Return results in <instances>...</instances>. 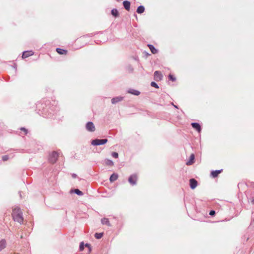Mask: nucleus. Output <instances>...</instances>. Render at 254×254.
<instances>
[{
  "label": "nucleus",
  "mask_w": 254,
  "mask_h": 254,
  "mask_svg": "<svg viewBox=\"0 0 254 254\" xmlns=\"http://www.w3.org/2000/svg\"><path fill=\"white\" fill-rule=\"evenodd\" d=\"M59 154L56 151H53L49 155V160L51 163H55L56 162Z\"/></svg>",
  "instance_id": "2"
},
{
  "label": "nucleus",
  "mask_w": 254,
  "mask_h": 254,
  "mask_svg": "<svg viewBox=\"0 0 254 254\" xmlns=\"http://www.w3.org/2000/svg\"><path fill=\"white\" fill-rule=\"evenodd\" d=\"M136 11L138 13H142L144 11V7L143 6H139L138 7Z\"/></svg>",
  "instance_id": "21"
},
{
  "label": "nucleus",
  "mask_w": 254,
  "mask_h": 254,
  "mask_svg": "<svg viewBox=\"0 0 254 254\" xmlns=\"http://www.w3.org/2000/svg\"><path fill=\"white\" fill-rule=\"evenodd\" d=\"M215 214V211L214 210H211L209 212V215H210L211 216L214 215Z\"/></svg>",
  "instance_id": "30"
},
{
  "label": "nucleus",
  "mask_w": 254,
  "mask_h": 254,
  "mask_svg": "<svg viewBox=\"0 0 254 254\" xmlns=\"http://www.w3.org/2000/svg\"><path fill=\"white\" fill-rule=\"evenodd\" d=\"M123 99L122 97H117L115 98H113L111 101L112 104H116L120 101H121Z\"/></svg>",
  "instance_id": "13"
},
{
  "label": "nucleus",
  "mask_w": 254,
  "mask_h": 254,
  "mask_svg": "<svg viewBox=\"0 0 254 254\" xmlns=\"http://www.w3.org/2000/svg\"><path fill=\"white\" fill-rule=\"evenodd\" d=\"M105 164L106 165L111 166H112L114 165L113 162L112 160H109V159H106L105 160Z\"/></svg>",
  "instance_id": "22"
},
{
  "label": "nucleus",
  "mask_w": 254,
  "mask_h": 254,
  "mask_svg": "<svg viewBox=\"0 0 254 254\" xmlns=\"http://www.w3.org/2000/svg\"><path fill=\"white\" fill-rule=\"evenodd\" d=\"M151 86L156 88H159L158 85L155 82L153 81L151 83Z\"/></svg>",
  "instance_id": "26"
},
{
  "label": "nucleus",
  "mask_w": 254,
  "mask_h": 254,
  "mask_svg": "<svg viewBox=\"0 0 254 254\" xmlns=\"http://www.w3.org/2000/svg\"><path fill=\"white\" fill-rule=\"evenodd\" d=\"M128 92L137 96L140 94V92L139 91L134 89H130L129 90H128Z\"/></svg>",
  "instance_id": "19"
},
{
  "label": "nucleus",
  "mask_w": 254,
  "mask_h": 254,
  "mask_svg": "<svg viewBox=\"0 0 254 254\" xmlns=\"http://www.w3.org/2000/svg\"><path fill=\"white\" fill-rule=\"evenodd\" d=\"M8 159V156L7 155H4L2 157V160L3 161H6Z\"/></svg>",
  "instance_id": "29"
},
{
  "label": "nucleus",
  "mask_w": 254,
  "mask_h": 254,
  "mask_svg": "<svg viewBox=\"0 0 254 254\" xmlns=\"http://www.w3.org/2000/svg\"><path fill=\"white\" fill-rule=\"evenodd\" d=\"M118 178V175L116 174H113L110 178V181L111 182H113L117 180Z\"/></svg>",
  "instance_id": "17"
},
{
  "label": "nucleus",
  "mask_w": 254,
  "mask_h": 254,
  "mask_svg": "<svg viewBox=\"0 0 254 254\" xmlns=\"http://www.w3.org/2000/svg\"><path fill=\"white\" fill-rule=\"evenodd\" d=\"M163 77V75L161 72L159 71H155L154 73V79L155 80L157 81H159L162 80Z\"/></svg>",
  "instance_id": "5"
},
{
  "label": "nucleus",
  "mask_w": 254,
  "mask_h": 254,
  "mask_svg": "<svg viewBox=\"0 0 254 254\" xmlns=\"http://www.w3.org/2000/svg\"><path fill=\"white\" fill-rule=\"evenodd\" d=\"M21 130H23V131H24L25 134H27V129L26 128H25L24 127H22V128H21Z\"/></svg>",
  "instance_id": "31"
},
{
  "label": "nucleus",
  "mask_w": 254,
  "mask_h": 254,
  "mask_svg": "<svg viewBox=\"0 0 254 254\" xmlns=\"http://www.w3.org/2000/svg\"><path fill=\"white\" fill-rule=\"evenodd\" d=\"M123 5L125 9L127 10H129L130 9V3L129 1L125 0L123 2Z\"/></svg>",
  "instance_id": "15"
},
{
  "label": "nucleus",
  "mask_w": 254,
  "mask_h": 254,
  "mask_svg": "<svg viewBox=\"0 0 254 254\" xmlns=\"http://www.w3.org/2000/svg\"><path fill=\"white\" fill-rule=\"evenodd\" d=\"M101 222L103 224L107 225V226H110V223L108 218H104L101 219Z\"/></svg>",
  "instance_id": "18"
},
{
  "label": "nucleus",
  "mask_w": 254,
  "mask_h": 254,
  "mask_svg": "<svg viewBox=\"0 0 254 254\" xmlns=\"http://www.w3.org/2000/svg\"><path fill=\"white\" fill-rule=\"evenodd\" d=\"M169 79L172 80V81H174L176 80V78L173 76L172 74H169L168 76Z\"/></svg>",
  "instance_id": "25"
},
{
  "label": "nucleus",
  "mask_w": 254,
  "mask_h": 254,
  "mask_svg": "<svg viewBox=\"0 0 254 254\" xmlns=\"http://www.w3.org/2000/svg\"><path fill=\"white\" fill-rule=\"evenodd\" d=\"M253 203H254V200L253 201Z\"/></svg>",
  "instance_id": "35"
},
{
  "label": "nucleus",
  "mask_w": 254,
  "mask_h": 254,
  "mask_svg": "<svg viewBox=\"0 0 254 254\" xmlns=\"http://www.w3.org/2000/svg\"><path fill=\"white\" fill-rule=\"evenodd\" d=\"M6 245V241L4 239L1 240L0 241V251H2L4 249Z\"/></svg>",
  "instance_id": "12"
},
{
  "label": "nucleus",
  "mask_w": 254,
  "mask_h": 254,
  "mask_svg": "<svg viewBox=\"0 0 254 254\" xmlns=\"http://www.w3.org/2000/svg\"><path fill=\"white\" fill-rule=\"evenodd\" d=\"M112 156L115 158H117L118 157V153L117 152H114L112 153Z\"/></svg>",
  "instance_id": "28"
},
{
  "label": "nucleus",
  "mask_w": 254,
  "mask_h": 254,
  "mask_svg": "<svg viewBox=\"0 0 254 254\" xmlns=\"http://www.w3.org/2000/svg\"><path fill=\"white\" fill-rule=\"evenodd\" d=\"M12 216L14 221L20 224L23 222L22 212L19 208L15 207L13 209Z\"/></svg>",
  "instance_id": "1"
},
{
  "label": "nucleus",
  "mask_w": 254,
  "mask_h": 254,
  "mask_svg": "<svg viewBox=\"0 0 254 254\" xmlns=\"http://www.w3.org/2000/svg\"><path fill=\"white\" fill-rule=\"evenodd\" d=\"M86 128L87 130L89 131H94L95 130V127L94 125V124L92 122H88L86 125Z\"/></svg>",
  "instance_id": "6"
},
{
  "label": "nucleus",
  "mask_w": 254,
  "mask_h": 254,
  "mask_svg": "<svg viewBox=\"0 0 254 254\" xmlns=\"http://www.w3.org/2000/svg\"><path fill=\"white\" fill-rule=\"evenodd\" d=\"M222 171V170H215L211 172V176L213 178H216L217 177L219 174H220Z\"/></svg>",
  "instance_id": "11"
},
{
  "label": "nucleus",
  "mask_w": 254,
  "mask_h": 254,
  "mask_svg": "<svg viewBox=\"0 0 254 254\" xmlns=\"http://www.w3.org/2000/svg\"><path fill=\"white\" fill-rule=\"evenodd\" d=\"M72 177H73V178H75V177H76V175L75 174H73V175H72Z\"/></svg>",
  "instance_id": "33"
},
{
  "label": "nucleus",
  "mask_w": 254,
  "mask_h": 254,
  "mask_svg": "<svg viewBox=\"0 0 254 254\" xmlns=\"http://www.w3.org/2000/svg\"><path fill=\"white\" fill-rule=\"evenodd\" d=\"M103 235V233H96L95 234V237L96 239H99L100 238H101L102 237Z\"/></svg>",
  "instance_id": "23"
},
{
  "label": "nucleus",
  "mask_w": 254,
  "mask_h": 254,
  "mask_svg": "<svg viewBox=\"0 0 254 254\" xmlns=\"http://www.w3.org/2000/svg\"><path fill=\"white\" fill-rule=\"evenodd\" d=\"M84 243L81 242L80 244V247H79L80 251H82L84 250Z\"/></svg>",
  "instance_id": "27"
},
{
  "label": "nucleus",
  "mask_w": 254,
  "mask_h": 254,
  "mask_svg": "<svg viewBox=\"0 0 254 254\" xmlns=\"http://www.w3.org/2000/svg\"><path fill=\"white\" fill-rule=\"evenodd\" d=\"M147 46L148 47L152 54H155L157 53V50H156L153 45L151 44H148Z\"/></svg>",
  "instance_id": "16"
},
{
  "label": "nucleus",
  "mask_w": 254,
  "mask_h": 254,
  "mask_svg": "<svg viewBox=\"0 0 254 254\" xmlns=\"http://www.w3.org/2000/svg\"><path fill=\"white\" fill-rule=\"evenodd\" d=\"M193 128L195 129L198 132H200L201 131V127L200 125L196 123H193L191 124Z\"/></svg>",
  "instance_id": "10"
},
{
  "label": "nucleus",
  "mask_w": 254,
  "mask_h": 254,
  "mask_svg": "<svg viewBox=\"0 0 254 254\" xmlns=\"http://www.w3.org/2000/svg\"><path fill=\"white\" fill-rule=\"evenodd\" d=\"M56 51L60 55H65L67 53V51L61 49V48H57Z\"/></svg>",
  "instance_id": "14"
},
{
  "label": "nucleus",
  "mask_w": 254,
  "mask_h": 254,
  "mask_svg": "<svg viewBox=\"0 0 254 254\" xmlns=\"http://www.w3.org/2000/svg\"><path fill=\"white\" fill-rule=\"evenodd\" d=\"M111 13L115 17H118L119 15V12L117 9H112Z\"/></svg>",
  "instance_id": "20"
},
{
  "label": "nucleus",
  "mask_w": 254,
  "mask_h": 254,
  "mask_svg": "<svg viewBox=\"0 0 254 254\" xmlns=\"http://www.w3.org/2000/svg\"><path fill=\"white\" fill-rule=\"evenodd\" d=\"M138 179V176L136 174H132L128 178V182L131 185H135L136 184V182Z\"/></svg>",
  "instance_id": "4"
},
{
  "label": "nucleus",
  "mask_w": 254,
  "mask_h": 254,
  "mask_svg": "<svg viewBox=\"0 0 254 254\" xmlns=\"http://www.w3.org/2000/svg\"><path fill=\"white\" fill-rule=\"evenodd\" d=\"M173 106H174V107H175L176 108H178V107L174 104H173Z\"/></svg>",
  "instance_id": "34"
},
{
  "label": "nucleus",
  "mask_w": 254,
  "mask_h": 254,
  "mask_svg": "<svg viewBox=\"0 0 254 254\" xmlns=\"http://www.w3.org/2000/svg\"><path fill=\"white\" fill-rule=\"evenodd\" d=\"M85 246V247H88V248H90V245L89 244H86Z\"/></svg>",
  "instance_id": "32"
},
{
  "label": "nucleus",
  "mask_w": 254,
  "mask_h": 254,
  "mask_svg": "<svg viewBox=\"0 0 254 254\" xmlns=\"http://www.w3.org/2000/svg\"><path fill=\"white\" fill-rule=\"evenodd\" d=\"M34 52L32 51H25L23 53L22 57L23 59H25L31 56H32Z\"/></svg>",
  "instance_id": "8"
},
{
  "label": "nucleus",
  "mask_w": 254,
  "mask_h": 254,
  "mask_svg": "<svg viewBox=\"0 0 254 254\" xmlns=\"http://www.w3.org/2000/svg\"><path fill=\"white\" fill-rule=\"evenodd\" d=\"M190 187L191 189H194L197 186V182L194 179L190 180Z\"/></svg>",
  "instance_id": "7"
},
{
  "label": "nucleus",
  "mask_w": 254,
  "mask_h": 254,
  "mask_svg": "<svg viewBox=\"0 0 254 254\" xmlns=\"http://www.w3.org/2000/svg\"><path fill=\"white\" fill-rule=\"evenodd\" d=\"M74 192L78 195H81L83 194V193L81 191L79 190L78 189H75L74 190Z\"/></svg>",
  "instance_id": "24"
},
{
  "label": "nucleus",
  "mask_w": 254,
  "mask_h": 254,
  "mask_svg": "<svg viewBox=\"0 0 254 254\" xmlns=\"http://www.w3.org/2000/svg\"><path fill=\"white\" fill-rule=\"evenodd\" d=\"M108 140L107 139H94L92 141L91 144L93 145H99L102 144H104L107 143Z\"/></svg>",
  "instance_id": "3"
},
{
  "label": "nucleus",
  "mask_w": 254,
  "mask_h": 254,
  "mask_svg": "<svg viewBox=\"0 0 254 254\" xmlns=\"http://www.w3.org/2000/svg\"><path fill=\"white\" fill-rule=\"evenodd\" d=\"M194 155L193 154H191L190 156L189 160L187 162L186 165L189 166L192 164L194 162Z\"/></svg>",
  "instance_id": "9"
}]
</instances>
